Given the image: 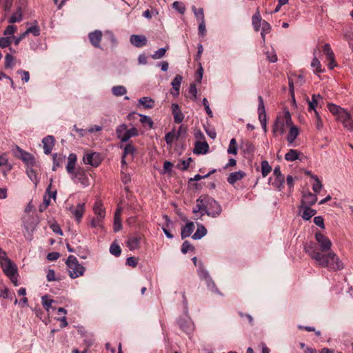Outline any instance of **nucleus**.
Listing matches in <instances>:
<instances>
[{"label":"nucleus","instance_id":"obj_46","mask_svg":"<svg viewBox=\"0 0 353 353\" xmlns=\"http://www.w3.org/2000/svg\"><path fill=\"white\" fill-rule=\"evenodd\" d=\"M139 115L140 117V122L142 124L148 125L150 128H152L154 123L150 117L141 114H139Z\"/></svg>","mask_w":353,"mask_h":353},{"label":"nucleus","instance_id":"obj_35","mask_svg":"<svg viewBox=\"0 0 353 353\" xmlns=\"http://www.w3.org/2000/svg\"><path fill=\"white\" fill-rule=\"evenodd\" d=\"M300 153L294 149H290L285 155V159L288 161H294L299 158Z\"/></svg>","mask_w":353,"mask_h":353},{"label":"nucleus","instance_id":"obj_13","mask_svg":"<svg viewBox=\"0 0 353 353\" xmlns=\"http://www.w3.org/2000/svg\"><path fill=\"white\" fill-rule=\"evenodd\" d=\"M4 274L8 276L17 273V265L10 259L1 264Z\"/></svg>","mask_w":353,"mask_h":353},{"label":"nucleus","instance_id":"obj_33","mask_svg":"<svg viewBox=\"0 0 353 353\" xmlns=\"http://www.w3.org/2000/svg\"><path fill=\"white\" fill-rule=\"evenodd\" d=\"M299 134V130L298 128H296L295 125H292L290 128V131L288 133V135L287 137V141L290 143H292L294 140L296 139Z\"/></svg>","mask_w":353,"mask_h":353},{"label":"nucleus","instance_id":"obj_47","mask_svg":"<svg viewBox=\"0 0 353 353\" xmlns=\"http://www.w3.org/2000/svg\"><path fill=\"white\" fill-rule=\"evenodd\" d=\"M228 153L236 155L237 154V143L235 139H232L228 149Z\"/></svg>","mask_w":353,"mask_h":353},{"label":"nucleus","instance_id":"obj_62","mask_svg":"<svg viewBox=\"0 0 353 353\" xmlns=\"http://www.w3.org/2000/svg\"><path fill=\"white\" fill-rule=\"evenodd\" d=\"M323 50L324 54H326L327 59L334 56V54L328 43L324 45Z\"/></svg>","mask_w":353,"mask_h":353},{"label":"nucleus","instance_id":"obj_24","mask_svg":"<svg viewBox=\"0 0 353 353\" xmlns=\"http://www.w3.org/2000/svg\"><path fill=\"white\" fill-rule=\"evenodd\" d=\"M262 22L259 8H257L255 14L252 17V23L256 32L259 31Z\"/></svg>","mask_w":353,"mask_h":353},{"label":"nucleus","instance_id":"obj_12","mask_svg":"<svg viewBox=\"0 0 353 353\" xmlns=\"http://www.w3.org/2000/svg\"><path fill=\"white\" fill-rule=\"evenodd\" d=\"M102 32L99 30H96L94 32H90L88 34V38L91 43V44L97 48H101V41L102 39Z\"/></svg>","mask_w":353,"mask_h":353},{"label":"nucleus","instance_id":"obj_56","mask_svg":"<svg viewBox=\"0 0 353 353\" xmlns=\"http://www.w3.org/2000/svg\"><path fill=\"white\" fill-rule=\"evenodd\" d=\"M282 119L284 121L285 125H286L287 126H289L290 128L291 126L294 125L292 124L290 113L288 110H285L284 112L283 117Z\"/></svg>","mask_w":353,"mask_h":353},{"label":"nucleus","instance_id":"obj_39","mask_svg":"<svg viewBox=\"0 0 353 353\" xmlns=\"http://www.w3.org/2000/svg\"><path fill=\"white\" fill-rule=\"evenodd\" d=\"M261 25H262V30L261 32V35L263 39V41H265V34L270 32L272 27H271L270 24L268 22H267L266 21H263Z\"/></svg>","mask_w":353,"mask_h":353},{"label":"nucleus","instance_id":"obj_43","mask_svg":"<svg viewBox=\"0 0 353 353\" xmlns=\"http://www.w3.org/2000/svg\"><path fill=\"white\" fill-rule=\"evenodd\" d=\"M27 174L30 180L34 183L35 186H37L39 183V179L37 176L36 171L32 168L28 169Z\"/></svg>","mask_w":353,"mask_h":353},{"label":"nucleus","instance_id":"obj_55","mask_svg":"<svg viewBox=\"0 0 353 353\" xmlns=\"http://www.w3.org/2000/svg\"><path fill=\"white\" fill-rule=\"evenodd\" d=\"M52 181H53V180H52V179H51L50 181V184L47 187L45 194L47 195H50V199L52 198L54 200H56L57 190H54L53 191L51 190Z\"/></svg>","mask_w":353,"mask_h":353},{"label":"nucleus","instance_id":"obj_42","mask_svg":"<svg viewBox=\"0 0 353 353\" xmlns=\"http://www.w3.org/2000/svg\"><path fill=\"white\" fill-rule=\"evenodd\" d=\"M272 171V167L269 165L267 161L261 162V174L263 177H265Z\"/></svg>","mask_w":353,"mask_h":353},{"label":"nucleus","instance_id":"obj_8","mask_svg":"<svg viewBox=\"0 0 353 353\" xmlns=\"http://www.w3.org/2000/svg\"><path fill=\"white\" fill-rule=\"evenodd\" d=\"M136 148L131 143H127L123 148V152L122 154L121 163L123 165H127L126 159L129 158L132 161L134 157Z\"/></svg>","mask_w":353,"mask_h":353},{"label":"nucleus","instance_id":"obj_26","mask_svg":"<svg viewBox=\"0 0 353 353\" xmlns=\"http://www.w3.org/2000/svg\"><path fill=\"white\" fill-rule=\"evenodd\" d=\"M53 166L52 170L55 171L59 167H61L65 161V157L61 154L54 153L53 154Z\"/></svg>","mask_w":353,"mask_h":353},{"label":"nucleus","instance_id":"obj_54","mask_svg":"<svg viewBox=\"0 0 353 353\" xmlns=\"http://www.w3.org/2000/svg\"><path fill=\"white\" fill-rule=\"evenodd\" d=\"M12 42V41L11 37H1L0 38V47L1 48H7L11 44Z\"/></svg>","mask_w":353,"mask_h":353},{"label":"nucleus","instance_id":"obj_6","mask_svg":"<svg viewBox=\"0 0 353 353\" xmlns=\"http://www.w3.org/2000/svg\"><path fill=\"white\" fill-rule=\"evenodd\" d=\"M77 159V156L74 153L70 154L68 157L66 170L69 174H72L73 175V177H77V175L83 174V172L81 170H77L76 172H74Z\"/></svg>","mask_w":353,"mask_h":353},{"label":"nucleus","instance_id":"obj_36","mask_svg":"<svg viewBox=\"0 0 353 353\" xmlns=\"http://www.w3.org/2000/svg\"><path fill=\"white\" fill-rule=\"evenodd\" d=\"M163 218L165 219L166 223L162 226V230H163L165 235L168 239H172L173 238V235L168 230V228H169L170 225L171 224V221H170V219H169V217L167 215H164Z\"/></svg>","mask_w":353,"mask_h":353},{"label":"nucleus","instance_id":"obj_34","mask_svg":"<svg viewBox=\"0 0 353 353\" xmlns=\"http://www.w3.org/2000/svg\"><path fill=\"white\" fill-rule=\"evenodd\" d=\"M209 199H210V196L208 195H201L199 196V198H198L196 199V201L198 207L201 206V208H203L202 210L204 212L205 214L208 204L209 203V200H208Z\"/></svg>","mask_w":353,"mask_h":353},{"label":"nucleus","instance_id":"obj_53","mask_svg":"<svg viewBox=\"0 0 353 353\" xmlns=\"http://www.w3.org/2000/svg\"><path fill=\"white\" fill-rule=\"evenodd\" d=\"M41 301L43 306L48 312L54 300L50 299L48 296H44L42 297Z\"/></svg>","mask_w":353,"mask_h":353},{"label":"nucleus","instance_id":"obj_23","mask_svg":"<svg viewBox=\"0 0 353 353\" xmlns=\"http://www.w3.org/2000/svg\"><path fill=\"white\" fill-rule=\"evenodd\" d=\"M245 176V173L243 171L239 170L230 173L228 176L227 181L230 184L234 185L236 181L241 180Z\"/></svg>","mask_w":353,"mask_h":353},{"label":"nucleus","instance_id":"obj_38","mask_svg":"<svg viewBox=\"0 0 353 353\" xmlns=\"http://www.w3.org/2000/svg\"><path fill=\"white\" fill-rule=\"evenodd\" d=\"M178 324L179 327L186 333H188L191 330V323L188 321L180 319Z\"/></svg>","mask_w":353,"mask_h":353},{"label":"nucleus","instance_id":"obj_50","mask_svg":"<svg viewBox=\"0 0 353 353\" xmlns=\"http://www.w3.org/2000/svg\"><path fill=\"white\" fill-rule=\"evenodd\" d=\"M14 65V57L10 55V54H7L5 57V68H12Z\"/></svg>","mask_w":353,"mask_h":353},{"label":"nucleus","instance_id":"obj_16","mask_svg":"<svg viewBox=\"0 0 353 353\" xmlns=\"http://www.w3.org/2000/svg\"><path fill=\"white\" fill-rule=\"evenodd\" d=\"M317 201L316 194L311 192L304 193L301 202V206H311L315 204Z\"/></svg>","mask_w":353,"mask_h":353},{"label":"nucleus","instance_id":"obj_7","mask_svg":"<svg viewBox=\"0 0 353 353\" xmlns=\"http://www.w3.org/2000/svg\"><path fill=\"white\" fill-rule=\"evenodd\" d=\"M16 155L27 165L33 166L35 164V159L32 154L24 151L19 146H16Z\"/></svg>","mask_w":353,"mask_h":353},{"label":"nucleus","instance_id":"obj_4","mask_svg":"<svg viewBox=\"0 0 353 353\" xmlns=\"http://www.w3.org/2000/svg\"><path fill=\"white\" fill-rule=\"evenodd\" d=\"M208 200L209 203L207 206L205 214L213 218L219 216L222 212L221 205L216 201L210 196Z\"/></svg>","mask_w":353,"mask_h":353},{"label":"nucleus","instance_id":"obj_59","mask_svg":"<svg viewBox=\"0 0 353 353\" xmlns=\"http://www.w3.org/2000/svg\"><path fill=\"white\" fill-rule=\"evenodd\" d=\"M17 30V26L13 25H9L7 26L6 30L3 32V34L6 36L14 37L13 34Z\"/></svg>","mask_w":353,"mask_h":353},{"label":"nucleus","instance_id":"obj_21","mask_svg":"<svg viewBox=\"0 0 353 353\" xmlns=\"http://www.w3.org/2000/svg\"><path fill=\"white\" fill-rule=\"evenodd\" d=\"M209 150V145L206 141H197L194 144V153L197 154H205Z\"/></svg>","mask_w":353,"mask_h":353},{"label":"nucleus","instance_id":"obj_18","mask_svg":"<svg viewBox=\"0 0 353 353\" xmlns=\"http://www.w3.org/2000/svg\"><path fill=\"white\" fill-rule=\"evenodd\" d=\"M307 101L308 103V111L315 110L316 106L320 104L321 106V103H323V97L320 94H312V99L310 100L308 98L307 99Z\"/></svg>","mask_w":353,"mask_h":353},{"label":"nucleus","instance_id":"obj_22","mask_svg":"<svg viewBox=\"0 0 353 353\" xmlns=\"http://www.w3.org/2000/svg\"><path fill=\"white\" fill-rule=\"evenodd\" d=\"M300 212H302L301 216L304 220H310L316 214V211L312 209L310 206H299Z\"/></svg>","mask_w":353,"mask_h":353},{"label":"nucleus","instance_id":"obj_40","mask_svg":"<svg viewBox=\"0 0 353 353\" xmlns=\"http://www.w3.org/2000/svg\"><path fill=\"white\" fill-rule=\"evenodd\" d=\"M114 95L119 97L124 95L126 92V88L123 85L114 86L112 89Z\"/></svg>","mask_w":353,"mask_h":353},{"label":"nucleus","instance_id":"obj_9","mask_svg":"<svg viewBox=\"0 0 353 353\" xmlns=\"http://www.w3.org/2000/svg\"><path fill=\"white\" fill-rule=\"evenodd\" d=\"M83 160L85 164L90 165L93 167H98L101 162V156L97 152L85 154Z\"/></svg>","mask_w":353,"mask_h":353},{"label":"nucleus","instance_id":"obj_44","mask_svg":"<svg viewBox=\"0 0 353 353\" xmlns=\"http://www.w3.org/2000/svg\"><path fill=\"white\" fill-rule=\"evenodd\" d=\"M110 252L115 256H119L121 253V249L117 243H116L115 242H113L110 245Z\"/></svg>","mask_w":353,"mask_h":353},{"label":"nucleus","instance_id":"obj_63","mask_svg":"<svg viewBox=\"0 0 353 353\" xmlns=\"http://www.w3.org/2000/svg\"><path fill=\"white\" fill-rule=\"evenodd\" d=\"M202 209L203 208H201V206L198 207L197 204L196 205V207L193 208L192 212L195 214V219L201 218L203 214H205Z\"/></svg>","mask_w":353,"mask_h":353},{"label":"nucleus","instance_id":"obj_52","mask_svg":"<svg viewBox=\"0 0 353 353\" xmlns=\"http://www.w3.org/2000/svg\"><path fill=\"white\" fill-rule=\"evenodd\" d=\"M194 246L188 241H185L181 245V252L186 254L188 251H194Z\"/></svg>","mask_w":353,"mask_h":353},{"label":"nucleus","instance_id":"obj_41","mask_svg":"<svg viewBox=\"0 0 353 353\" xmlns=\"http://www.w3.org/2000/svg\"><path fill=\"white\" fill-rule=\"evenodd\" d=\"M241 148L243 150L244 152L250 154L254 151V145L253 143L249 141H246L242 143Z\"/></svg>","mask_w":353,"mask_h":353},{"label":"nucleus","instance_id":"obj_60","mask_svg":"<svg viewBox=\"0 0 353 353\" xmlns=\"http://www.w3.org/2000/svg\"><path fill=\"white\" fill-rule=\"evenodd\" d=\"M13 0H0V5L2 6L4 11H9L12 6Z\"/></svg>","mask_w":353,"mask_h":353},{"label":"nucleus","instance_id":"obj_27","mask_svg":"<svg viewBox=\"0 0 353 353\" xmlns=\"http://www.w3.org/2000/svg\"><path fill=\"white\" fill-rule=\"evenodd\" d=\"M194 230V225L193 222H188L181 229V238L185 239L191 235Z\"/></svg>","mask_w":353,"mask_h":353},{"label":"nucleus","instance_id":"obj_1","mask_svg":"<svg viewBox=\"0 0 353 353\" xmlns=\"http://www.w3.org/2000/svg\"><path fill=\"white\" fill-rule=\"evenodd\" d=\"M315 239L318 245L312 241L306 242L303 245V250L314 261L316 265L333 271L343 269V263L337 255L331 251V241L320 232H316Z\"/></svg>","mask_w":353,"mask_h":353},{"label":"nucleus","instance_id":"obj_48","mask_svg":"<svg viewBox=\"0 0 353 353\" xmlns=\"http://www.w3.org/2000/svg\"><path fill=\"white\" fill-rule=\"evenodd\" d=\"M315 183L313 184L312 190L315 193H319L322 189V183L316 175H312Z\"/></svg>","mask_w":353,"mask_h":353},{"label":"nucleus","instance_id":"obj_25","mask_svg":"<svg viewBox=\"0 0 353 353\" xmlns=\"http://www.w3.org/2000/svg\"><path fill=\"white\" fill-rule=\"evenodd\" d=\"M93 212L96 217L104 219L105 216V211L101 201H96L93 206Z\"/></svg>","mask_w":353,"mask_h":353},{"label":"nucleus","instance_id":"obj_2","mask_svg":"<svg viewBox=\"0 0 353 353\" xmlns=\"http://www.w3.org/2000/svg\"><path fill=\"white\" fill-rule=\"evenodd\" d=\"M69 276L72 279H76L82 276L85 272V268L81 265L77 259L73 256L70 255L65 262Z\"/></svg>","mask_w":353,"mask_h":353},{"label":"nucleus","instance_id":"obj_3","mask_svg":"<svg viewBox=\"0 0 353 353\" xmlns=\"http://www.w3.org/2000/svg\"><path fill=\"white\" fill-rule=\"evenodd\" d=\"M116 134L121 142H127L130 138L138 136L139 130L134 127L128 129L127 125L123 123L117 128Z\"/></svg>","mask_w":353,"mask_h":353},{"label":"nucleus","instance_id":"obj_51","mask_svg":"<svg viewBox=\"0 0 353 353\" xmlns=\"http://www.w3.org/2000/svg\"><path fill=\"white\" fill-rule=\"evenodd\" d=\"M341 112L338 114V116L336 117L337 121L341 122L342 123L346 121V119H348L349 117H350V114L345 110L342 109V110H340Z\"/></svg>","mask_w":353,"mask_h":353},{"label":"nucleus","instance_id":"obj_28","mask_svg":"<svg viewBox=\"0 0 353 353\" xmlns=\"http://www.w3.org/2000/svg\"><path fill=\"white\" fill-rule=\"evenodd\" d=\"M182 79L183 77L181 74H176L173 81H172L171 85L172 86V88L175 91V92L172 93L174 96L179 95Z\"/></svg>","mask_w":353,"mask_h":353},{"label":"nucleus","instance_id":"obj_31","mask_svg":"<svg viewBox=\"0 0 353 353\" xmlns=\"http://www.w3.org/2000/svg\"><path fill=\"white\" fill-rule=\"evenodd\" d=\"M207 234V230L202 224H198L196 232L192 235V238L194 240L201 239Z\"/></svg>","mask_w":353,"mask_h":353},{"label":"nucleus","instance_id":"obj_11","mask_svg":"<svg viewBox=\"0 0 353 353\" xmlns=\"http://www.w3.org/2000/svg\"><path fill=\"white\" fill-rule=\"evenodd\" d=\"M141 240V235L139 234H134L130 236L126 241V245L130 250H137L140 248V242Z\"/></svg>","mask_w":353,"mask_h":353},{"label":"nucleus","instance_id":"obj_58","mask_svg":"<svg viewBox=\"0 0 353 353\" xmlns=\"http://www.w3.org/2000/svg\"><path fill=\"white\" fill-rule=\"evenodd\" d=\"M172 7L181 14H183L185 10L184 4L180 1H174L172 3Z\"/></svg>","mask_w":353,"mask_h":353},{"label":"nucleus","instance_id":"obj_14","mask_svg":"<svg viewBox=\"0 0 353 353\" xmlns=\"http://www.w3.org/2000/svg\"><path fill=\"white\" fill-rule=\"evenodd\" d=\"M130 43L137 48H141L147 44V38L144 35L132 34L130 38Z\"/></svg>","mask_w":353,"mask_h":353},{"label":"nucleus","instance_id":"obj_29","mask_svg":"<svg viewBox=\"0 0 353 353\" xmlns=\"http://www.w3.org/2000/svg\"><path fill=\"white\" fill-rule=\"evenodd\" d=\"M122 228L121 219V210L117 209L114 216V231L119 232Z\"/></svg>","mask_w":353,"mask_h":353},{"label":"nucleus","instance_id":"obj_45","mask_svg":"<svg viewBox=\"0 0 353 353\" xmlns=\"http://www.w3.org/2000/svg\"><path fill=\"white\" fill-rule=\"evenodd\" d=\"M168 49V47L166 48H161L159 49L158 50L155 51L153 54H152V58L153 59H159L163 57L165 54V52H167Z\"/></svg>","mask_w":353,"mask_h":353},{"label":"nucleus","instance_id":"obj_17","mask_svg":"<svg viewBox=\"0 0 353 353\" xmlns=\"http://www.w3.org/2000/svg\"><path fill=\"white\" fill-rule=\"evenodd\" d=\"M70 211L75 217L76 220L79 222L85 212V204L79 203L76 207H70Z\"/></svg>","mask_w":353,"mask_h":353},{"label":"nucleus","instance_id":"obj_32","mask_svg":"<svg viewBox=\"0 0 353 353\" xmlns=\"http://www.w3.org/2000/svg\"><path fill=\"white\" fill-rule=\"evenodd\" d=\"M22 20V8L21 6H18L17 10L14 14L9 18L8 23H14L19 22Z\"/></svg>","mask_w":353,"mask_h":353},{"label":"nucleus","instance_id":"obj_19","mask_svg":"<svg viewBox=\"0 0 353 353\" xmlns=\"http://www.w3.org/2000/svg\"><path fill=\"white\" fill-rule=\"evenodd\" d=\"M272 132L275 136L276 134H283L285 132V123L283 119L277 117L274 121Z\"/></svg>","mask_w":353,"mask_h":353},{"label":"nucleus","instance_id":"obj_20","mask_svg":"<svg viewBox=\"0 0 353 353\" xmlns=\"http://www.w3.org/2000/svg\"><path fill=\"white\" fill-rule=\"evenodd\" d=\"M174 121L176 123H181L184 119V115L177 103H172L171 105Z\"/></svg>","mask_w":353,"mask_h":353},{"label":"nucleus","instance_id":"obj_49","mask_svg":"<svg viewBox=\"0 0 353 353\" xmlns=\"http://www.w3.org/2000/svg\"><path fill=\"white\" fill-rule=\"evenodd\" d=\"M327 108H328L329 111L332 114H333L336 117L338 116V114L341 112L339 110H342V109H343L340 106L336 105L333 104V103H328L327 104Z\"/></svg>","mask_w":353,"mask_h":353},{"label":"nucleus","instance_id":"obj_37","mask_svg":"<svg viewBox=\"0 0 353 353\" xmlns=\"http://www.w3.org/2000/svg\"><path fill=\"white\" fill-rule=\"evenodd\" d=\"M192 10L194 14L195 17L196 18V20L198 22L204 21H205V16L203 12V9L196 8L195 6H192Z\"/></svg>","mask_w":353,"mask_h":353},{"label":"nucleus","instance_id":"obj_10","mask_svg":"<svg viewBox=\"0 0 353 353\" xmlns=\"http://www.w3.org/2000/svg\"><path fill=\"white\" fill-rule=\"evenodd\" d=\"M259 100V106H258V113H259V119L263 126V128L265 131H266V114L265 105L263 102V97L261 96L258 97Z\"/></svg>","mask_w":353,"mask_h":353},{"label":"nucleus","instance_id":"obj_5","mask_svg":"<svg viewBox=\"0 0 353 353\" xmlns=\"http://www.w3.org/2000/svg\"><path fill=\"white\" fill-rule=\"evenodd\" d=\"M198 274L201 279L205 281L209 289H210L212 291H213L216 293L221 294L220 292L219 291L218 288H216L214 282L210 277L208 272L205 269L203 268V265H201L199 268Z\"/></svg>","mask_w":353,"mask_h":353},{"label":"nucleus","instance_id":"obj_57","mask_svg":"<svg viewBox=\"0 0 353 353\" xmlns=\"http://www.w3.org/2000/svg\"><path fill=\"white\" fill-rule=\"evenodd\" d=\"M25 32H26V35L31 33L34 36H39L40 34V28L38 26H31V27L28 28L25 31Z\"/></svg>","mask_w":353,"mask_h":353},{"label":"nucleus","instance_id":"obj_15","mask_svg":"<svg viewBox=\"0 0 353 353\" xmlns=\"http://www.w3.org/2000/svg\"><path fill=\"white\" fill-rule=\"evenodd\" d=\"M54 143L55 139L53 136L48 135L43 139L42 143L43 145L44 153L46 154H49L51 153L54 146Z\"/></svg>","mask_w":353,"mask_h":353},{"label":"nucleus","instance_id":"obj_30","mask_svg":"<svg viewBox=\"0 0 353 353\" xmlns=\"http://www.w3.org/2000/svg\"><path fill=\"white\" fill-rule=\"evenodd\" d=\"M138 105H143L145 109H150L154 106V101L150 97H144L139 99Z\"/></svg>","mask_w":353,"mask_h":353},{"label":"nucleus","instance_id":"obj_61","mask_svg":"<svg viewBox=\"0 0 353 353\" xmlns=\"http://www.w3.org/2000/svg\"><path fill=\"white\" fill-rule=\"evenodd\" d=\"M103 219H100L98 217H94L92 219L90 222V225L92 228H101L102 227V223H103Z\"/></svg>","mask_w":353,"mask_h":353},{"label":"nucleus","instance_id":"obj_64","mask_svg":"<svg viewBox=\"0 0 353 353\" xmlns=\"http://www.w3.org/2000/svg\"><path fill=\"white\" fill-rule=\"evenodd\" d=\"M344 128H347L350 131H353V120L351 117H349L348 119L343 123Z\"/></svg>","mask_w":353,"mask_h":353}]
</instances>
